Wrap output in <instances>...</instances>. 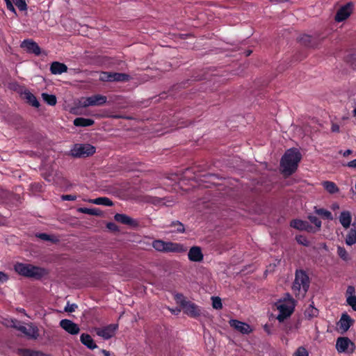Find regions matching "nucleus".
Returning <instances> with one entry per match:
<instances>
[{"instance_id": "f03ea898", "label": "nucleus", "mask_w": 356, "mask_h": 356, "mask_svg": "<svg viewBox=\"0 0 356 356\" xmlns=\"http://www.w3.org/2000/svg\"><path fill=\"white\" fill-rule=\"evenodd\" d=\"M275 305L279 312L277 319L281 323L293 314L296 302L291 295L286 293L283 298L276 302Z\"/></svg>"}, {"instance_id": "473e14b6", "label": "nucleus", "mask_w": 356, "mask_h": 356, "mask_svg": "<svg viewBox=\"0 0 356 356\" xmlns=\"http://www.w3.org/2000/svg\"><path fill=\"white\" fill-rule=\"evenodd\" d=\"M318 314V310L316 307H314L313 305H310L305 312V316L308 319L316 317Z\"/></svg>"}, {"instance_id": "de8ad7c7", "label": "nucleus", "mask_w": 356, "mask_h": 356, "mask_svg": "<svg viewBox=\"0 0 356 356\" xmlns=\"http://www.w3.org/2000/svg\"><path fill=\"white\" fill-rule=\"evenodd\" d=\"M77 308V305L76 304H70L67 303V305L65 307V311L67 312H73Z\"/></svg>"}, {"instance_id": "3c124183", "label": "nucleus", "mask_w": 356, "mask_h": 356, "mask_svg": "<svg viewBox=\"0 0 356 356\" xmlns=\"http://www.w3.org/2000/svg\"><path fill=\"white\" fill-rule=\"evenodd\" d=\"M106 227L111 230V231H113V232H118L119 231V228L118 227V225L114 223V222H108L107 225H106Z\"/></svg>"}, {"instance_id": "052dcab7", "label": "nucleus", "mask_w": 356, "mask_h": 356, "mask_svg": "<svg viewBox=\"0 0 356 356\" xmlns=\"http://www.w3.org/2000/svg\"><path fill=\"white\" fill-rule=\"evenodd\" d=\"M102 353L104 356H111V353L106 350H102Z\"/></svg>"}, {"instance_id": "09e8293b", "label": "nucleus", "mask_w": 356, "mask_h": 356, "mask_svg": "<svg viewBox=\"0 0 356 356\" xmlns=\"http://www.w3.org/2000/svg\"><path fill=\"white\" fill-rule=\"evenodd\" d=\"M355 293V290L354 286H348L347 290H346V298L347 297H355V296L354 295Z\"/></svg>"}, {"instance_id": "5701e85b", "label": "nucleus", "mask_w": 356, "mask_h": 356, "mask_svg": "<svg viewBox=\"0 0 356 356\" xmlns=\"http://www.w3.org/2000/svg\"><path fill=\"white\" fill-rule=\"evenodd\" d=\"M352 216L348 211H343L339 216V222L344 228H348L351 224Z\"/></svg>"}, {"instance_id": "c03bdc74", "label": "nucleus", "mask_w": 356, "mask_h": 356, "mask_svg": "<svg viewBox=\"0 0 356 356\" xmlns=\"http://www.w3.org/2000/svg\"><path fill=\"white\" fill-rule=\"evenodd\" d=\"M337 253L339 254V256L343 259V260H346L348 259V252L347 251L345 250L344 248H342V247H338L337 248Z\"/></svg>"}, {"instance_id": "4c0bfd02", "label": "nucleus", "mask_w": 356, "mask_h": 356, "mask_svg": "<svg viewBox=\"0 0 356 356\" xmlns=\"http://www.w3.org/2000/svg\"><path fill=\"white\" fill-rule=\"evenodd\" d=\"M211 300H212V307L213 309H221L222 308V301L219 297L212 296Z\"/></svg>"}, {"instance_id": "79ce46f5", "label": "nucleus", "mask_w": 356, "mask_h": 356, "mask_svg": "<svg viewBox=\"0 0 356 356\" xmlns=\"http://www.w3.org/2000/svg\"><path fill=\"white\" fill-rule=\"evenodd\" d=\"M15 6L21 11L26 10L27 9V4L25 0H13Z\"/></svg>"}, {"instance_id": "13d9d810", "label": "nucleus", "mask_w": 356, "mask_h": 356, "mask_svg": "<svg viewBox=\"0 0 356 356\" xmlns=\"http://www.w3.org/2000/svg\"><path fill=\"white\" fill-rule=\"evenodd\" d=\"M7 280L6 275L0 271V282H3Z\"/></svg>"}, {"instance_id": "f257e3e1", "label": "nucleus", "mask_w": 356, "mask_h": 356, "mask_svg": "<svg viewBox=\"0 0 356 356\" xmlns=\"http://www.w3.org/2000/svg\"><path fill=\"white\" fill-rule=\"evenodd\" d=\"M302 159L300 151L296 148L288 149L282 156L280 166L282 172L286 175H291L298 168V163Z\"/></svg>"}, {"instance_id": "6ab92c4d", "label": "nucleus", "mask_w": 356, "mask_h": 356, "mask_svg": "<svg viewBox=\"0 0 356 356\" xmlns=\"http://www.w3.org/2000/svg\"><path fill=\"white\" fill-rule=\"evenodd\" d=\"M188 257L189 260L193 261H202L203 259V254L201 248L198 246L192 247L188 253Z\"/></svg>"}, {"instance_id": "a19ab883", "label": "nucleus", "mask_w": 356, "mask_h": 356, "mask_svg": "<svg viewBox=\"0 0 356 356\" xmlns=\"http://www.w3.org/2000/svg\"><path fill=\"white\" fill-rule=\"evenodd\" d=\"M293 356H309V353L305 347L300 346L295 351Z\"/></svg>"}, {"instance_id": "4be33fe9", "label": "nucleus", "mask_w": 356, "mask_h": 356, "mask_svg": "<svg viewBox=\"0 0 356 356\" xmlns=\"http://www.w3.org/2000/svg\"><path fill=\"white\" fill-rule=\"evenodd\" d=\"M80 341L84 346L90 350H94L97 348L95 342L88 334H82L80 337Z\"/></svg>"}, {"instance_id": "603ef678", "label": "nucleus", "mask_w": 356, "mask_h": 356, "mask_svg": "<svg viewBox=\"0 0 356 356\" xmlns=\"http://www.w3.org/2000/svg\"><path fill=\"white\" fill-rule=\"evenodd\" d=\"M4 1L6 2L7 9L14 13H16L15 8L14 6L13 5L11 1L10 0H4Z\"/></svg>"}, {"instance_id": "c9c22d12", "label": "nucleus", "mask_w": 356, "mask_h": 356, "mask_svg": "<svg viewBox=\"0 0 356 356\" xmlns=\"http://www.w3.org/2000/svg\"><path fill=\"white\" fill-rule=\"evenodd\" d=\"M22 356H48L47 355L43 353L41 351L33 350H30V349L22 350Z\"/></svg>"}, {"instance_id": "e2e57ef3", "label": "nucleus", "mask_w": 356, "mask_h": 356, "mask_svg": "<svg viewBox=\"0 0 356 356\" xmlns=\"http://www.w3.org/2000/svg\"><path fill=\"white\" fill-rule=\"evenodd\" d=\"M251 53H252V51L248 50V51L246 52V56H250V55L251 54Z\"/></svg>"}, {"instance_id": "39448f33", "label": "nucleus", "mask_w": 356, "mask_h": 356, "mask_svg": "<svg viewBox=\"0 0 356 356\" xmlns=\"http://www.w3.org/2000/svg\"><path fill=\"white\" fill-rule=\"evenodd\" d=\"M95 152V147L90 144H76L71 150V154L76 158L88 157Z\"/></svg>"}, {"instance_id": "423d86ee", "label": "nucleus", "mask_w": 356, "mask_h": 356, "mask_svg": "<svg viewBox=\"0 0 356 356\" xmlns=\"http://www.w3.org/2000/svg\"><path fill=\"white\" fill-rule=\"evenodd\" d=\"M336 348L339 353H353L355 345L348 337H339L337 339Z\"/></svg>"}, {"instance_id": "9b49d317", "label": "nucleus", "mask_w": 356, "mask_h": 356, "mask_svg": "<svg viewBox=\"0 0 356 356\" xmlns=\"http://www.w3.org/2000/svg\"><path fill=\"white\" fill-rule=\"evenodd\" d=\"M106 101L107 97L106 96L102 95H95L86 97L83 102V105L84 107L102 106L106 102Z\"/></svg>"}, {"instance_id": "a211bd4d", "label": "nucleus", "mask_w": 356, "mask_h": 356, "mask_svg": "<svg viewBox=\"0 0 356 356\" xmlns=\"http://www.w3.org/2000/svg\"><path fill=\"white\" fill-rule=\"evenodd\" d=\"M21 47L26 49L29 53L34 54L36 56H39L41 53V49L39 45L32 40H24Z\"/></svg>"}, {"instance_id": "5fc2aeb1", "label": "nucleus", "mask_w": 356, "mask_h": 356, "mask_svg": "<svg viewBox=\"0 0 356 356\" xmlns=\"http://www.w3.org/2000/svg\"><path fill=\"white\" fill-rule=\"evenodd\" d=\"M13 267H36L35 266L31 265V264H24L21 263H17L15 264Z\"/></svg>"}, {"instance_id": "6e6d98bb", "label": "nucleus", "mask_w": 356, "mask_h": 356, "mask_svg": "<svg viewBox=\"0 0 356 356\" xmlns=\"http://www.w3.org/2000/svg\"><path fill=\"white\" fill-rule=\"evenodd\" d=\"M168 309L171 312L172 314H173L175 315H178L181 312V310L182 309L181 308H179V307H176L175 309L168 308Z\"/></svg>"}, {"instance_id": "8fccbe9b", "label": "nucleus", "mask_w": 356, "mask_h": 356, "mask_svg": "<svg viewBox=\"0 0 356 356\" xmlns=\"http://www.w3.org/2000/svg\"><path fill=\"white\" fill-rule=\"evenodd\" d=\"M61 200L64 201H74L76 200V196L74 195H63Z\"/></svg>"}, {"instance_id": "864d4df0", "label": "nucleus", "mask_w": 356, "mask_h": 356, "mask_svg": "<svg viewBox=\"0 0 356 356\" xmlns=\"http://www.w3.org/2000/svg\"><path fill=\"white\" fill-rule=\"evenodd\" d=\"M331 131L334 133H339L340 131L339 125L337 123H332Z\"/></svg>"}, {"instance_id": "c85d7f7f", "label": "nucleus", "mask_w": 356, "mask_h": 356, "mask_svg": "<svg viewBox=\"0 0 356 356\" xmlns=\"http://www.w3.org/2000/svg\"><path fill=\"white\" fill-rule=\"evenodd\" d=\"M77 211L81 213H86L95 216H100L102 213L100 209L97 208L89 209L86 207H80L78 208Z\"/></svg>"}, {"instance_id": "f8f14e48", "label": "nucleus", "mask_w": 356, "mask_h": 356, "mask_svg": "<svg viewBox=\"0 0 356 356\" xmlns=\"http://www.w3.org/2000/svg\"><path fill=\"white\" fill-rule=\"evenodd\" d=\"M114 219L118 222L128 225L131 228H138L139 227L138 220L134 219L124 213H116L114 216Z\"/></svg>"}, {"instance_id": "37998d69", "label": "nucleus", "mask_w": 356, "mask_h": 356, "mask_svg": "<svg viewBox=\"0 0 356 356\" xmlns=\"http://www.w3.org/2000/svg\"><path fill=\"white\" fill-rule=\"evenodd\" d=\"M99 80L102 81H112L111 72H102L99 76Z\"/></svg>"}, {"instance_id": "58836bf2", "label": "nucleus", "mask_w": 356, "mask_h": 356, "mask_svg": "<svg viewBox=\"0 0 356 356\" xmlns=\"http://www.w3.org/2000/svg\"><path fill=\"white\" fill-rule=\"evenodd\" d=\"M175 300L176 302L180 305V307L182 308L185 303H187L188 300H187L184 296L181 293H177L175 295Z\"/></svg>"}, {"instance_id": "49530a36", "label": "nucleus", "mask_w": 356, "mask_h": 356, "mask_svg": "<svg viewBox=\"0 0 356 356\" xmlns=\"http://www.w3.org/2000/svg\"><path fill=\"white\" fill-rule=\"evenodd\" d=\"M148 202L156 205L163 203V199L157 197H149Z\"/></svg>"}, {"instance_id": "412c9836", "label": "nucleus", "mask_w": 356, "mask_h": 356, "mask_svg": "<svg viewBox=\"0 0 356 356\" xmlns=\"http://www.w3.org/2000/svg\"><path fill=\"white\" fill-rule=\"evenodd\" d=\"M353 323V320L347 314H342L339 325L341 330L346 332Z\"/></svg>"}, {"instance_id": "2f4dec72", "label": "nucleus", "mask_w": 356, "mask_h": 356, "mask_svg": "<svg viewBox=\"0 0 356 356\" xmlns=\"http://www.w3.org/2000/svg\"><path fill=\"white\" fill-rule=\"evenodd\" d=\"M324 188L330 194L336 193L339 191V188L335 183L330 181H325L323 183Z\"/></svg>"}, {"instance_id": "ea45409f", "label": "nucleus", "mask_w": 356, "mask_h": 356, "mask_svg": "<svg viewBox=\"0 0 356 356\" xmlns=\"http://www.w3.org/2000/svg\"><path fill=\"white\" fill-rule=\"evenodd\" d=\"M296 241L305 247H308L310 244L309 241L307 240V237L302 235H297L296 236Z\"/></svg>"}, {"instance_id": "cd10ccee", "label": "nucleus", "mask_w": 356, "mask_h": 356, "mask_svg": "<svg viewBox=\"0 0 356 356\" xmlns=\"http://www.w3.org/2000/svg\"><path fill=\"white\" fill-rule=\"evenodd\" d=\"M112 81L127 82L131 79L130 76L125 73L111 72Z\"/></svg>"}, {"instance_id": "2eb2a0df", "label": "nucleus", "mask_w": 356, "mask_h": 356, "mask_svg": "<svg viewBox=\"0 0 356 356\" xmlns=\"http://www.w3.org/2000/svg\"><path fill=\"white\" fill-rule=\"evenodd\" d=\"M59 325L65 331L70 334L75 335L80 332L79 325L70 320L63 319L60 321Z\"/></svg>"}, {"instance_id": "1a4fd4ad", "label": "nucleus", "mask_w": 356, "mask_h": 356, "mask_svg": "<svg viewBox=\"0 0 356 356\" xmlns=\"http://www.w3.org/2000/svg\"><path fill=\"white\" fill-rule=\"evenodd\" d=\"M181 309L184 313L191 318H197L202 314V308L191 301L185 303Z\"/></svg>"}, {"instance_id": "a878e982", "label": "nucleus", "mask_w": 356, "mask_h": 356, "mask_svg": "<svg viewBox=\"0 0 356 356\" xmlns=\"http://www.w3.org/2000/svg\"><path fill=\"white\" fill-rule=\"evenodd\" d=\"M346 243L348 245H352L356 243V225L353 224V227L349 230L346 237Z\"/></svg>"}, {"instance_id": "393cba45", "label": "nucleus", "mask_w": 356, "mask_h": 356, "mask_svg": "<svg viewBox=\"0 0 356 356\" xmlns=\"http://www.w3.org/2000/svg\"><path fill=\"white\" fill-rule=\"evenodd\" d=\"M84 201H86L84 200ZM90 203L95 204L97 205H104V206H108L111 207L113 205V202L106 197H100L95 199H89L87 200Z\"/></svg>"}, {"instance_id": "6e6552de", "label": "nucleus", "mask_w": 356, "mask_h": 356, "mask_svg": "<svg viewBox=\"0 0 356 356\" xmlns=\"http://www.w3.org/2000/svg\"><path fill=\"white\" fill-rule=\"evenodd\" d=\"M22 275L40 279L47 273L46 268H15Z\"/></svg>"}, {"instance_id": "680f3d73", "label": "nucleus", "mask_w": 356, "mask_h": 356, "mask_svg": "<svg viewBox=\"0 0 356 356\" xmlns=\"http://www.w3.org/2000/svg\"><path fill=\"white\" fill-rule=\"evenodd\" d=\"M290 330H291V328H290V327H289V328H288V327H286V328H285V331H286V332L287 334H289V333Z\"/></svg>"}, {"instance_id": "20e7f679", "label": "nucleus", "mask_w": 356, "mask_h": 356, "mask_svg": "<svg viewBox=\"0 0 356 356\" xmlns=\"http://www.w3.org/2000/svg\"><path fill=\"white\" fill-rule=\"evenodd\" d=\"M152 247L157 251L164 252H184L187 250L186 247L182 244L165 242L162 240H154L152 242Z\"/></svg>"}, {"instance_id": "ddd939ff", "label": "nucleus", "mask_w": 356, "mask_h": 356, "mask_svg": "<svg viewBox=\"0 0 356 356\" xmlns=\"http://www.w3.org/2000/svg\"><path fill=\"white\" fill-rule=\"evenodd\" d=\"M291 227L300 231H307V232L315 233L316 229L309 222L305 220L295 219L291 220Z\"/></svg>"}, {"instance_id": "dca6fc26", "label": "nucleus", "mask_w": 356, "mask_h": 356, "mask_svg": "<svg viewBox=\"0 0 356 356\" xmlns=\"http://www.w3.org/2000/svg\"><path fill=\"white\" fill-rule=\"evenodd\" d=\"M298 40L302 45L307 47L316 48L320 44V41L317 38L306 34L300 35Z\"/></svg>"}, {"instance_id": "aec40b11", "label": "nucleus", "mask_w": 356, "mask_h": 356, "mask_svg": "<svg viewBox=\"0 0 356 356\" xmlns=\"http://www.w3.org/2000/svg\"><path fill=\"white\" fill-rule=\"evenodd\" d=\"M67 67L65 64L54 61L51 64L50 71L53 74H61L67 72Z\"/></svg>"}, {"instance_id": "e433bc0d", "label": "nucleus", "mask_w": 356, "mask_h": 356, "mask_svg": "<svg viewBox=\"0 0 356 356\" xmlns=\"http://www.w3.org/2000/svg\"><path fill=\"white\" fill-rule=\"evenodd\" d=\"M307 218L309 220L315 225L314 229L316 231H318L321 227V220L316 216L313 215H309Z\"/></svg>"}, {"instance_id": "a18cd8bd", "label": "nucleus", "mask_w": 356, "mask_h": 356, "mask_svg": "<svg viewBox=\"0 0 356 356\" xmlns=\"http://www.w3.org/2000/svg\"><path fill=\"white\" fill-rule=\"evenodd\" d=\"M346 302L354 311H356V296L355 297H347Z\"/></svg>"}, {"instance_id": "4d7b16f0", "label": "nucleus", "mask_w": 356, "mask_h": 356, "mask_svg": "<svg viewBox=\"0 0 356 356\" xmlns=\"http://www.w3.org/2000/svg\"><path fill=\"white\" fill-rule=\"evenodd\" d=\"M347 166H348L350 168H356V159L348 162L347 164Z\"/></svg>"}, {"instance_id": "0e129e2a", "label": "nucleus", "mask_w": 356, "mask_h": 356, "mask_svg": "<svg viewBox=\"0 0 356 356\" xmlns=\"http://www.w3.org/2000/svg\"><path fill=\"white\" fill-rule=\"evenodd\" d=\"M353 115H354L355 117H356V107L355 108V109L353 110Z\"/></svg>"}, {"instance_id": "b1692460", "label": "nucleus", "mask_w": 356, "mask_h": 356, "mask_svg": "<svg viewBox=\"0 0 356 356\" xmlns=\"http://www.w3.org/2000/svg\"><path fill=\"white\" fill-rule=\"evenodd\" d=\"M74 125L76 127H86L94 124L95 121L90 118H84L82 117L76 118L74 120Z\"/></svg>"}, {"instance_id": "f3484780", "label": "nucleus", "mask_w": 356, "mask_h": 356, "mask_svg": "<svg viewBox=\"0 0 356 356\" xmlns=\"http://www.w3.org/2000/svg\"><path fill=\"white\" fill-rule=\"evenodd\" d=\"M229 324L231 327L243 334H248L252 331L250 326L248 323L241 322L238 320L232 319L229 321Z\"/></svg>"}, {"instance_id": "7c9ffc66", "label": "nucleus", "mask_w": 356, "mask_h": 356, "mask_svg": "<svg viewBox=\"0 0 356 356\" xmlns=\"http://www.w3.org/2000/svg\"><path fill=\"white\" fill-rule=\"evenodd\" d=\"M169 227L173 228L171 232L176 233H184L185 232V227L183 223L179 220L172 221Z\"/></svg>"}, {"instance_id": "4468645a", "label": "nucleus", "mask_w": 356, "mask_h": 356, "mask_svg": "<svg viewBox=\"0 0 356 356\" xmlns=\"http://www.w3.org/2000/svg\"><path fill=\"white\" fill-rule=\"evenodd\" d=\"M13 326L16 327L18 330L21 331L29 338L36 339L39 337V330L38 327L32 324L27 325L26 326H17L13 324Z\"/></svg>"}, {"instance_id": "bf43d9fd", "label": "nucleus", "mask_w": 356, "mask_h": 356, "mask_svg": "<svg viewBox=\"0 0 356 356\" xmlns=\"http://www.w3.org/2000/svg\"><path fill=\"white\" fill-rule=\"evenodd\" d=\"M352 154V150H350V149H347V150H346V151L343 152V156L346 157V156H349V155H350V154Z\"/></svg>"}, {"instance_id": "c756f323", "label": "nucleus", "mask_w": 356, "mask_h": 356, "mask_svg": "<svg viewBox=\"0 0 356 356\" xmlns=\"http://www.w3.org/2000/svg\"><path fill=\"white\" fill-rule=\"evenodd\" d=\"M35 236L42 241H51L52 243H57L59 242L58 237L54 235H50L46 233H39L36 234Z\"/></svg>"}, {"instance_id": "bb28decb", "label": "nucleus", "mask_w": 356, "mask_h": 356, "mask_svg": "<svg viewBox=\"0 0 356 356\" xmlns=\"http://www.w3.org/2000/svg\"><path fill=\"white\" fill-rule=\"evenodd\" d=\"M24 97L26 100L27 103L35 108L40 106V102L35 97V96L29 91H25L24 93Z\"/></svg>"}, {"instance_id": "9d476101", "label": "nucleus", "mask_w": 356, "mask_h": 356, "mask_svg": "<svg viewBox=\"0 0 356 356\" xmlns=\"http://www.w3.org/2000/svg\"><path fill=\"white\" fill-rule=\"evenodd\" d=\"M353 4L348 2L346 5L341 7L337 12L334 19L338 22L346 20L352 13Z\"/></svg>"}, {"instance_id": "72a5a7b5", "label": "nucleus", "mask_w": 356, "mask_h": 356, "mask_svg": "<svg viewBox=\"0 0 356 356\" xmlns=\"http://www.w3.org/2000/svg\"><path fill=\"white\" fill-rule=\"evenodd\" d=\"M42 97L43 100L49 106H55L57 102L56 97L54 95H49L47 93H42Z\"/></svg>"}, {"instance_id": "0eeeda50", "label": "nucleus", "mask_w": 356, "mask_h": 356, "mask_svg": "<svg viewBox=\"0 0 356 356\" xmlns=\"http://www.w3.org/2000/svg\"><path fill=\"white\" fill-rule=\"evenodd\" d=\"M118 329V324H110L102 327H96L95 332L97 336L108 340L115 336Z\"/></svg>"}, {"instance_id": "f704fd0d", "label": "nucleus", "mask_w": 356, "mask_h": 356, "mask_svg": "<svg viewBox=\"0 0 356 356\" xmlns=\"http://www.w3.org/2000/svg\"><path fill=\"white\" fill-rule=\"evenodd\" d=\"M315 213L319 216H323L324 218L327 220H332V213L325 209H318L316 207H314Z\"/></svg>"}, {"instance_id": "7ed1b4c3", "label": "nucleus", "mask_w": 356, "mask_h": 356, "mask_svg": "<svg viewBox=\"0 0 356 356\" xmlns=\"http://www.w3.org/2000/svg\"><path fill=\"white\" fill-rule=\"evenodd\" d=\"M309 286V278L307 274L299 269L296 272V277L293 284V291L298 298H303Z\"/></svg>"}]
</instances>
